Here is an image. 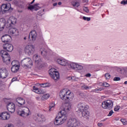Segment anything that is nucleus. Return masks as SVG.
<instances>
[{"mask_svg":"<svg viewBox=\"0 0 127 127\" xmlns=\"http://www.w3.org/2000/svg\"><path fill=\"white\" fill-rule=\"evenodd\" d=\"M121 123H122L123 124V125L124 126H127V120H126L125 119H122L121 120Z\"/></svg>","mask_w":127,"mask_h":127,"instance_id":"38","label":"nucleus"},{"mask_svg":"<svg viewBox=\"0 0 127 127\" xmlns=\"http://www.w3.org/2000/svg\"><path fill=\"white\" fill-rule=\"evenodd\" d=\"M17 114L20 117L23 118H27L29 115H30V111L29 108L27 107H21V110H18L17 111Z\"/></svg>","mask_w":127,"mask_h":127,"instance_id":"5","label":"nucleus"},{"mask_svg":"<svg viewBox=\"0 0 127 127\" xmlns=\"http://www.w3.org/2000/svg\"><path fill=\"white\" fill-rule=\"evenodd\" d=\"M3 62L6 63H10V56L9 55H7V56H5L4 58H2Z\"/></svg>","mask_w":127,"mask_h":127,"instance_id":"25","label":"nucleus"},{"mask_svg":"<svg viewBox=\"0 0 127 127\" xmlns=\"http://www.w3.org/2000/svg\"><path fill=\"white\" fill-rule=\"evenodd\" d=\"M86 77H91L90 73H87L85 75Z\"/></svg>","mask_w":127,"mask_h":127,"instance_id":"54","label":"nucleus"},{"mask_svg":"<svg viewBox=\"0 0 127 127\" xmlns=\"http://www.w3.org/2000/svg\"><path fill=\"white\" fill-rule=\"evenodd\" d=\"M83 9L85 12H87V13L89 12V9H88V7L84 6L83 7Z\"/></svg>","mask_w":127,"mask_h":127,"instance_id":"45","label":"nucleus"},{"mask_svg":"<svg viewBox=\"0 0 127 127\" xmlns=\"http://www.w3.org/2000/svg\"><path fill=\"white\" fill-rule=\"evenodd\" d=\"M119 70H120V71L121 72H122V71L123 69H122L120 68Z\"/></svg>","mask_w":127,"mask_h":127,"instance_id":"62","label":"nucleus"},{"mask_svg":"<svg viewBox=\"0 0 127 127\" xmlns=\"http://www.w3.org/2000/svg\"><path fill=\"white\" fill-rule=\"evenodd\" d=\"M49 73L52 79L54 80H59L60 75L58 71H55L54 68L50 69L49 71Z\"/></svg>","mask_w":127,"mask_h":127,"instance_id":"8","label":"nucleus"},{"mask_svg":"<svg viewBox=\"0 0 127 127\" xmlns=\"http://www.w3.org/2000/svg\"><path fill=\"white\" fill-rule=\"evenodd\" d=\"M28 9L29 10H32V2H31L30 4L28 6Z\"/></svg>","mask_w":127,"mask_h":127,"instance_id":"42","label":"nucleus"},{"mask_svg":"<svg viewBox=\"0 0 127 127\" xmlns=\"http://www.w3.org/2000/svg\"><path fill=\"white\" fill-rule=\"evenodd\" d=\"M25 50L27 53H31L32 51V45H27L26 47Z\"/></svg>","mask_w":127,"mask_h":127,"instance_id":"28","label":"nucleus"},{"mask_svg":"<svg viewBox=\"0 0 127 127\" xmlns=\"http://www.w3.org/2000/svg\"><path fill=\"white\" fill-rule=\"evenodd\" d=\"M24 40H26V37L24 38Z\"/></svg>","mask_w":127,"mask_h":127,"instance_id":"61","label":"nucleus"},{"mask_svg":"<svg viewBox=\"0 0 127 127\" xmlns=\"http://www.w3.org/2000/svg\"><path fill=\"white\" fill-rule=\"evenodd\" d=\"M36 100H37L38 101L39 100V99H40V97H36Z\"/></svg>","mask_w":127,"mask_h":127,"instance_id":"56","label":"nucleus"},{"mask_svg":"<svg viewBox=\"0 0 127 127\" xmlns=\"http://www.w3.org/2000/svg\"><path fill=\"white\" fill-rule=\"evenodd\" d=\"M54 125L55 126H60L63 125V123L61 122L58 116L56 118V121L54 122Z\"/></svg>","mask_w":127,"mask_h":127,"instance_id":"26","label":"nucleus"},{"mask_svg":"<svg viewBox=\"0 0 127 127\" xmlns=\"http://www.w3.org/2000/svg\"><path fill=\"white\" fill-rule=\"evenodd\" d=\"M120 110V106H116L115 108H114V111L115 112H118Z\"/></svg>","mask_w":127,"mask_h":127,"instance_id":"46","label":"nucleus"},{"mask_svg":"<svg viewBox=\"0 0 127 127\" xmlns=\"http://www.w3.org/2000/svg\"><path fill=\"white\" fill-rule=\"evenodd\" d=\"M114 106V103L112 100H106L102 102V107L103 109L111 110Z\"/></svg>","mask_w":127,"mask_h":127,"instance_id":"9","label":"nucleus"},{"mask_svg":"<svg viewBox=\"0 0 127 127\" xmlns=\"http://www.w3.org/2000/svg\"><path fill=\"white\" fill-rule=\"evenodd\" d=\"M33 58L38 68H42V67H43V62H42L41 59L38 57V55H34Z\"/></svg>","mask_w":127,"mask_h":127,"instance_id":"11","label":"nucleus"},{"mask_svg":"<svg viewBox=\"0 0 127 127\" xmlns=\"http://www.w3.org/2000/svg\"><path fill=\"white\" fill-rule=\"evenodd\" d=\"M71 106L70 103H66L65 104V107L64 108V110L61 111L60 112V115L59 116V119L62 122V124H64V122L65 121H67V117L66 113L69 112L71 110Z\"/></svg>","mask_w":127,"mask_h":127,"instance_id":"1","label":"nucleus"},{"mask_svg":"<svg viewBox=\"0 0 127 127\" xmlns=\"http://www.w3.org/2000/svg\"><path fill=\"white\" fill-rule=\"evenodd\" d=\"M113 114H114V111H113V110H111L109 113L108 114V116L111 117L112 115H113Z\"/></svg>","mask_w":127,"mask_h":127,"instance_id":"49","label":"nucleus"},{"mask_svg":"<svg viewBox=\"0 0 127 127\" xmlns=\"http://www.w3.org/2000/svg\"><path fill=\"white\" fill-rule=\"evenodd\" d=\"M56 5H57V2L54 3L53 4V6H56Z\"/></svg>","mask_w":127,"mask_h":127,"instance_id":"55","label":"nucleus"},{"mask_svg":"<svg viewBox=\"0 0 127 127\" xmlns=\"http://www.w3.org/2000/svg\"><path fill=\"white\" fill-rule=\"evenodd\" d=\"M69 66L72 69H74V70H82L83 69V66L76 64L75 63H71L69 64Z\"/></svg>","mask_w":127,"mask_h":127,"instance_id":"18","label":"nucleus"},{"mask_svg":"<svg viewBox=\"0 0 127 127\" xmlns=\"http://www.w3.org/2000/svg\"><path fill=\"white\" fill-rule=\"evenodd\" d=\"M39 4H35V5L32 6V9L34 10H38V9H40V7L39 6Z\"/></svg>","mask_w":127,"mask_h":127,"instance_id":"34","label":"nucleus"},{"mask_svg":"<svg viewBox=\"0 0 127 127\" xmlns=\"http://www.w3.org/2000/svg\"><path fill=\"white\" fill-rule=\"evenodd\" d=\"M8 76V72L5 68H1L0 69V77L2 79H5Z\"/></svg>","mask_w":127,"mask_h":127,"instance_id":"14","label":"nucleus"},{"mask_svg":"<svg viewBox=\"0 0 127 127\" xmlns=\"http://www.w3.org/2000/svg\"><path fill=\"white\" fill-rule=\"evenodd\" d=\"M6 0L7 1H11V0Z\"/></svg>","mask_w":127,"mask_h":127,"instance_id":"60","label":"nucleus"},{"mask_svg":"<svg viewBox=\"0 0 127 127\" xmlns=\"http://www.w3.org/2000/svg\"><path fill=\"white\" fill-rule=\"evenodd\" d=\"M97 126H98V127H103V124L102 123H98L97 124Z\"/></svg>","mask_w":127,"mask_h":127,"instance_id":"53","label":"nucleus"},{"mask_svg":"<svg viewBox=\"0 0 127 127\" xmlns=\"http://www.w3.org/2000/svg\"><path fill=\"white\" fill-rule=\"evenodd\" d=\"M10 115L7 112H3L0 114V120H8Z\"/></svg>","mask_w":127,"mask_h":127,"instance_id":"20","label":"nucleus"},{"mask_svg":"<svg viewBox=\"0 0 127 127\" xmlns=\"http://www.w3.org/2000/svg\"><path fill=\"white\" fill-rule=\"evenodd\" d=\"M12 66H19V62L17 61H13L11 63Z\"/></svg>","mask_w":127,"mask_h":127,"instance_id":"35","label":"nucleus"},{"mask_svg":"<svg viewBox=\"0 0 127 127\" xmlns=\"http://www.w3.org/2000/svg\"><path fill=\"white\" fill-rule=\"evenodd\" d=\"M18 11V12H20V11Z\"/></svg>","mask_w":127,"mask_h":127,"instance_id":"64","label":"nucleus"},{"mask_svg":"<svg viewBox=\"0 0 127 127\" xmlns=\"http://www.w3.org/2000/svg\"><path fill=\"white\" fill-rule=\"evenodd\" d=\"M21 65L24 68H31L32 60L29 58H25L21 61Z\"/></svg>","mask_w":127,"mask_h":127,"instance_id":"6","label":"nucleus"},{"mask_svg":"<svg viewBox=\"0 0 127 127\" xmlns=\"http://www.w3.org/2000/svg\"><path fill=\"white\" fill-rule=\"evenodd\" d=\"M3 49L8 52H11L13 50V46L11 44L6 43L3 45Z\"/></svg>","mask_w":127,"mask_h":127,"instance_id":"17","label":"nucleus"},{"mask_svg":"<svg viewBox=\"0 0 127 127\" xmlns=\"http://www.w3.org/2000/svg\"><path fill=\"white\" fill-rule=\"evenodd\" d=\"M15 104L16 106L22 108L25 105V100L21 97H18L15 100Z\"/></svg>","mask_w":127,"mask_h":127,"instance_id":"12","label":"nucleus"},{"mask_svg":"<svg viewBox=\"0 0 127 127\" xmlns=\"http://www.w3.org/2000/svg\"><path fill=\"white\" fill-rule=\"evenodd\" d=\"M40 52H41V55L44 57H46V56H47V50L44 48H42L40 49Z\"/></svg>","mask_w":127,"mask_h":127,"instance_id":"23","label":"nucleus"},{"mask_svg":"<svg viewBox=\"0 0 127 127\" xmlns=\"http://www.w3.org/2000/svg\"><path fill=\"white\" fill-rule=\"evenodd\" d=\"M50 97V95H49V94H46L43 95L42 97L41 100V101H46L47 99H48Z\"/></svg>","mask_w":127,"mask_h":127,"instance_id":"31","label":"nucleus"},{"mask_svg":"<svg viewBox=\"0 0 127 127\" xmlns=\"http://www.w3.org/2000/svg\"><path fill=\"white\" fill-rule=\"evenodd\" d=\"M102 87H110V84L108 83V82H104L102 83Z\"/></svg>","mask_w":127,"mask_h":127,"instance_id":"39","label":"nucleus"},{"mask_svg":"<svg viewBox=\"0 0 127 127\" xmlns=\"http://www.w3.org/2000/svg\"><path fill=\"white\" fill-rule=\"evenodd\" d=\"M81 89L82 90H89L90 89V87L87 86L86 84H83L81 86Z\"/></svg>","mask_w":127,"mask_h":127,"instance_id":"37","label":"nucleus"},{"mask_svg":"<svg viewBox=\"0 0 127 127\" xmlns=\"http://www.w3.org/2000/svg\"><path fill=\"white\" fill-rule=\"evenodd\" d=\"M7 109L8 112L12 114V113L15 112V105L13 103H9L7 105Z\"/></svg>","mask_w":127,"mask_h":127,"instance_id":"15","label":"nucleus"},{"mask_svg":"<svg viewBox=\"0 0 127 127\" xmlns=\"http://www.w3.org/2000/svg\"><path fill=\"white\" fill-rule=\"evenodd\" d=\"M58 4H59V5H61V4H62V2H58Z\"/></svg>","mask_w":127,"mask_h":127,"instance_id":"57","label":"nucleus"},{"mask_svg":"<svg viewBox=\"0 0 127 127\" xmlns=\"http://www.w3.org/2000/svg\"><path fill=\"white\" fill-rule=\"evenodd\" d=\"M55 106V104H54V103L52 102L51 104H50L49 108V112H51V111H52V109H53Z\"/></svg>","mask_w":127,"mask_h":127,"instance_id":"36","label":"nucleus"},{"mask_svg":"<svg viewBox=\"0 0 127 127\" xmlns=\"http://www.w3.org/2000/svg\"><path fill=\"white\" fill-rule=\"evenodd\" d=\"M33 35H32V40H36V37H37V33H36V31L34 30L32 31Z\"/></svg>","mask_w":127,"mask_h":127,"instance_id":"33","label":"nucleus"},{"mask_svg":"<svg viewBox=\"0 0 127 127\" xmlns=\"http://www.w3.org/2000/svg\"><path fill=\"white\" fill-rule=\"evenodd\" d=\"M60 97L61 100H63V101H69L74 98V95L70 90H67V89H64L61 91Z\"/></svg>","mask_w":127,"mask_h":127,"instance_id":"3","label":"nucleus"},{"mask_svg":"<svg viewBox=\"0 0 127 127\" xmlns=\"http://www.w3.org/2000/svg\"><path fill=\"white\" fill-rule=\"evenodd\" d=\"M121 4H127V0H122L121 2Z\"/></svg>","mask_w":127,"mask_h":127,"instance_id":"50","label":"nucleus"},{"mask_svg":"<svg viewBox=\"0 0 127 127\" xmlns=\"http://www.w3.org/2000/svg\"><path fill=\"white\" fill-rule=\"evenodd\" d=\"M57 62L59 64H60V65H62V66H66L68 65L67 61L65 60L58 59Z\"/></svg>","mask_w":127,"mask_h":127,"instance_id":"22","label":"nucleus"},{"mask_svg":"<svg viewBox=\"0 0 127 127\" xmlns=\"http://www.w3.org/2000/svg\"><path fill=\"white\" fill-rule=\"evenodd\" d=\"M0 11H3V12H6V11L10 12V11H12V8L10 7V3L2 4L0 6Z\"/></svg>","mask_w":127,"mask_h":127,"instance_id":"13","label":"nucleus"},{"mask_svg":"<svg viewBox=\"0 0 127 127\" xmlns=\"http://www.w3.org/2000/svg\"><path fill=\"white\" fill-rule=\"evenodd\" d=\"M0 54L2 58L8 55V53H7V52L4 50H1L0 51Z\"/></svg>","mask_w":127,"mask_h":127,"instance_id":"30","label":"nucleus"},{"mask_svg":"<svg viewBox=\"0 0 127 127\" xmlns=\"http://www.w3.org/2000/svg\"><path fill=\"white\" fill-rule=\"evenodd\" d=\"M83 19H84V20H87V21H90V20H91V18L83 16Z\"/></svg>","mask_w":127,"mask_h":127,"instance_id":"43","label":"nucleus"},{"mask_svg":"<svg viewBox=\"0 0 127 127\" xmlns=\"http://www.w3.org/2000/svg\"><path fill=\"white\" fill-rule=\"evenodd\" d=\"M33 91L37 94H45L46 90L43 88L38 89V88L34 86L33 87Z\"/></svg>","mask_w":127,"mask_h":127,"instance_id":"19","label":"nucleus"},{"mask_svg":"<svg viewBox=\"0 0 127 127\" xmlns=\"http://www.w3.org/2000/svg\"><path fill=\"white\" fill-rule=\"evenodd\" d=\"M33 119L37 123H39V124H43L46 121L45 116L42 114H37L36 116H33Z\"/></svg>","mask_w":127,"mask_h":127,"instance_id":"10","label":"nucleus"},{"mask_svg":"<svg viewBox=\"0 0 127 127\" xmlns=\"http://www.w3.org/2000/svg\"><path fill=\"white\" fill-rule=\"evenodd\" d=\"M34 0H33L32 1V3H33L34 2Z\"/></svg>","mask_w":127,"mask_h":127,"instance_id":"63","label":"nucleus"},{"mask_svg":"<svg viewBox=\"0 0 127 127\" xmlns=\"http://www.w3.org/2000/svg\"><path fill=\"white\" fill-rule=\"evenodd\" d=\"M71 4L73 6V7H75V8H77V7L80 6V2L76 1H73L71 2Z\"/></svg>","mask_w":127,"mask_h":127,"instance_id":"29","label":"nucleus"},{"mask_svg":"<svg viewBox=\"0 0 127 127\" xmlns=\"http://www.w3.org/2000/svg\"><path fill=\"white\" fill-rule=\"evenodd\" d=\"M11 37L9 35H4L1 37L2 42L4 43H7L10 40Z\"/></svg>","mask_w":127,"mask_h":127,"instance_id":"21","label":"nucleus"},{"mask_svg":"<svg viewBox=\"0 0 127 127\" xmlns=\"http://www.w3.org/2000/svg\"><path fill=\"white\" fill-rule=\"evenodd\" d=\"M124 84H127V81H125V82H124Z\"/></svg>","mask_w":127,"mask_h":127,"instance_id":"59","label":"nucleus"},{"mask_svg":"<svg viewBox=\"0 0 127 127\" xmlns=\"http://www.w3.org/2000/svg\"><path fill=\"white\" fill-rule=\"evenodd\" d=\"M43 11H44V9L41 10L39 11L38 14L36 15V17L37 19L40 20L42 17V15H43Z\"/></svg>","mask_w":127,"mask_h":127,"instance_id":"24","label":"nucleus"},{"mask_svg":"<svg viewBox=\"0 0 127 127\" xmlns=\"http://www.w3.org/2000/svg\"><path fill=\"white\" fill-rule=\"evenodd\" d=\"M28 38L29 41H31L32 40V31H31L30 34H29Z\"/></svg>","mask_w":127,"mask_h":127,"instance_id":"40","label":"nucleus"},{"mask_svg":"<svg viewBox=\"0 0 127 127\" xmlns=\"http://www.w3.org/2000/svg\"><path fill=\"white\" fill-rule=\"evenodd\" d=\"M16 23V18L13 16L10 17L6 22L5 23V19L4 18L0 19V24H3L6 25L7 27H10L12 25H14Z\"/></svg>","mask_w":127,"mask_h":127,"instance_id":"4","label":"nucleus"},{"mask_svg":"<svg viewBox=\"0 0 127 127\" xmlns=\"http://www.w3.org/2000/svg\"><path fill=\"white\" fill-rule=\"evenodd\" d=\"M5 127H13V125L12 124H7Z\"/></svg>","mask_w":127,"mask_h":127,"instance_id":"51","label":"nucleus"},{"mask_svg":"<svg viewBox=\"0 0 127 127\" xmlns=\"http://www.w3.org/2000/svg\"><path fill=\"white\" fill-rule=\"evenodd\" d=\"M68 127H78L80 126V121L76 118L69 119L67 123Z\"/></svg>","mask_w":127,"mask_h":127,"instance_id":"7","label":"nucleus"},{"mask_svg":"<svg viewBox=\"0 0 127 127\" xmlns=\"http://www.w3.org/2000/svg\"><path fill=\"white\" fill-rule=\"evenodd\" d=\"M40 85L41 86V87H42V88H46V87H50V86L51 85L50 84V83H41L40 84Z\"/></svg>","mask_w":127,"mask_h":127,"instance_id":"32","label":"nucleus"},{"mask_svg":"<svg viewBox=\"0 0 127 127\" xmlns=\"http://www.w3.org/2000/svg\"><path fill=\"white\" fill-rule=\"evenodd\" d=\"M77 108L78 111L81 112L82 116L83 118L89 119V115H90V112L88 111L89 110V106L84 103H79L77 105Z\"/></svg>","mask_w":127,"mask_h":127,"instance_id":"2","label":"nucleus"},{"mask_svg":"<svg viewBox=\"0 0 127 127\" xmlns=\"http://www.w3.org/2000/svg\"><path fill=\"white\" fill-rule=\"evenodd\" d=\"M104 88L102 87V88H100L99 89L98 88H96L94 90L95 91H104Z\"/></svg>","mask_w":127,"mask_h":127,"instance_id":"47","label":"nucleus"},{"mask_svg":"<svg viewBox=\"0 0 127 127\" xmlns=\"http://www.w3.org/2000/svg\"><path fill=\"white\" fill-rule=\"evenodd\" d=\"M121 80V78L119 77H115L114 78V81H120Z\"/></svg>","mask_w":127,"mask_h":127,"instance_id":"48","label":"nucleus"},{"mask_svg":"<svg viewBox=\"0 0 127 127\" xmlns=\"http://www.w3.org/2000/svg\"><path fill=\"white\" fill-rule=\"evenodd\" d=\"M105 77L106 79V80H108L111 78V74L110 73H106L105 75Z\"/></svg>","mask_w":127,"mask_h":127,"instance_id":"41","label":"nucleus"},{"mask_svg":"<svg viewBox=\"0 0 127 127\" xmlns=\"http://www.w3.org/2000/svg\"><path fill=\"white\" fill-rule=\"evenodd\" d=\"M78 80H79V78H75V81H78Z\"/></svg>","mask_w":127,"mask_h":127,"instance_id":"58","label":"nucleus"},{"mask_svg":"<svg viewBox=\"0 0 127 127\" xmlns=\"http://www.w3.org/2000/svg\"><path fill=\"white\" fill-rule=\"evenodd\" d=\"M8 32L9 34H10V35H12V36H17L19 35V32H18V30L15 28H10Z\"/></svg>","mask_w":127,"mask_h":127,"instance_id":"16","label":"nucleus"},{"mask_svg":"<svg viewBox=\"0 0 127 127\" xmlns=\"http://www.w3.org/2000/svg\"><path fill=\"white\" fill-rule=\"evenodd\" d=\"M17 80V77H14L11 79V82L12 83L13 82H14V81H16Z\"/></svg>","mask_w":127,"mask_h":127,"instance_id":"52","label":"nucleus"},{"mask_svg":"<svg viewBox=\"0 0 127 127\" xmlns=\"http://www.w3.org/2000/svg\"><path fill=\"white\" fill-rule=\"evenodd\" d=\"M20 66H12L11 71L13 73H16L19 70Z\"/></svg>","mask_w":127,"mask_h":127,"instance_id":"27","label":"nucleus"},{"mask_svg":"<svg viewBox=\"0 0 127 127\" xmlns=\"http://www.w3.org/2000/svg\"><path fill=\"white\" fill-rule=\"evenodd\" d=\"M4 28V26L3 24H0V31H2Z\"/></svg>","mask_w":127,"mask_h":127,"instance_id":"44","label":"nucleus"}]
</instances>
